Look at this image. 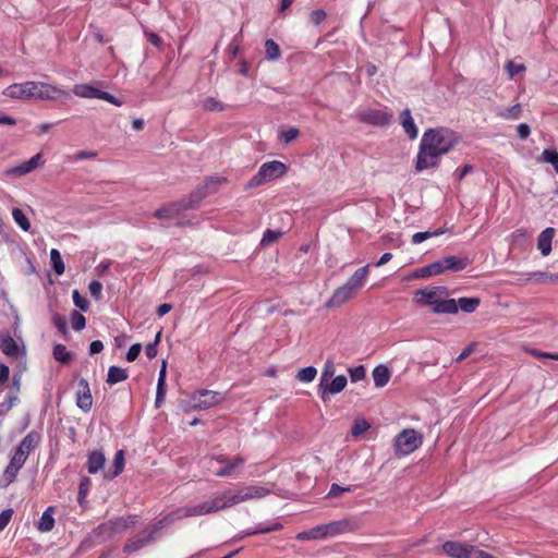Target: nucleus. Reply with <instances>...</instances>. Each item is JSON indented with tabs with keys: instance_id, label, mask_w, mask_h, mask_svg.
<instances>
[{
	"instance_id": "1",
	"label": "nucleus",
	"mask_w": 558,
	"mask_h": 558,
	"mask_svg": "<svg viewBox=\"0 0 558 558\" xmlns=\"http://www.w3.org/2000/svg\"><path fill=\"white\" fill-rule=\"evenodd\" d=\"M270 494V489L262 485H242L217 493L211 499L195 506L180 508L178 518L199 517L214 513L241 502L260 499Z\"/></svg>"
},
{
	"instance_id": "2",
	"label": "nucleus",
	"mask_w": 558,
	"mask_h": 558,
	"mask_svg": "<svg viewBox=\"0 0 558 558\" xmlns=\"http://www.w3.org/2000/svg\"><path fill=\"white\" fill-rule=\"evenodd\" d=\"M458 144L457 134L446 128L428 129L421 138L415 169L421 172L436 168L440 158Z\"/></svg>"
},
{
	"instance_id": "3",
	"label": "nucleus",
	"mask_w": 558,
	"mask_h": 558,
	"mask_svg": "<svg viewBox=\"0 0 558 558\" xmlns=\"http://www.w3.org/2000/svg\"><path fill=\"white\" fill-rule=\"evenodd\" d=\"M226 182V178L213 175L207 178L204 183L195 189L191 193L187 199L171 203L158 210L155 216L158 219H172L175 218L179 213L186 209H193L199 205V203L209 194L215 193L221 184Z\"/></svg>"
},
{
	"instance_id": "4",
	"label": "nucleus",
	"mask_w": 558,
	"mask_h": 558,
	"mask_svg": "<svg viewBox=\"0 0 558 558\" xmlns=\"http://www.w3.org/2000/svg\"><path fill=\"white\" fill-rule=\"evenodd\" d=\"M445 288L425 287L415 291L413 303L420 307L432 306L436 314H457L458 305L453 299H442Z\"/></svg>"
},
{
	"instance_id": "5",
	"label": "nucleus",
	"mask_w": 558,
	"mask_h": 558,
	"mask_svg": "<svg viewBox=\"0 0 558 558\" xmlns=\"http://www.w3.org/2000/svg\"><path fill=\"white\" fill-rule=\"evenodd\" d=\"M102 85V82L95 81L92 83L86 84H75L73 86V94L76 97L84 98V99H99L105 100L111 105H114L117 107H121L123 105V101L116 96L102 90L100 86Z\"/></svg>"
},
{
	"instance_id": "6",
	"label": "nucleus",
	"mask_w": 558,
	"mask_h": 558,
	"mask_svg": "<svg viewBox=\"0 0 558 558\" xmlns=\"http://www.w3.org/2000/svg\"><path fill=\"white\" fill-rule=\"evenodd\" d=\"M287 172V166L278 160L263 163L257 173L248 181V187L259 186L274 179L282 177Z\"/></svg>"
},
{
	"instance_id": "7",
	"label": "nucleus",
	"mask_w": 558,
	"mask_h": 558,
	"mask_svg": "<svg viewBox=\"0 0 558 558\" xmlns=\"http://www.w3.org/2000/svg\"><path fill=\"white\" fill-rule=\"evenodd\" d=\"M180 509H178L177 511H174L173 513H171L170 515H168L167 518H165L163 520H160L157 525L150 530V531H145L142 535H137L135 536L134 538H132L131 541H129L124 547V550L126 553H132V551H135V550H138L141 549L142 547L150 544L155 537H154V533L158 530V529H161L165 526V523H171L175 520H180L181 518H178V514L177 512L179 511Z\"/></svg>"
},
{
	"instance_id": "8",
	"label": "nucleus",
	"mask_w": 558,
	"mask_h": 558,
	"mask_svg": "<svg viewBox=\"0 0 558 558\" xmlns=\"http://www.w3.org/2000/svg\"><path fill=\"white\" fill-rule=\"evenodd\" d=\"M423 442L421 434L412 428L403 429L395 441L396 451L401 456H408L415 451Z\"/></svg>"
},
{
	"instance_id": "9",
	"label": "nucleus",
	"mask_w": 558,
	"mask_h": 558,
	"mask_svg": "<svg viewBox=\"0 0 558 558\" xmlns=\"http://www.w3.org/2000/svg\"><path fill=\"white\" fill-rule=\"evenodd\" d=\"M226 400V393L213 390H199L191 397V408L194 410H206Z\"/></svg>"
},
{
	"instance_id": "10",
	"label": "nucleus",
	"mask_w": 558,
	"mask_h": 558,
	"mask_svg": "<svg viewBox=\"0 0 558 558\" xmlns=\"http://www.w3.org/2000/svg\"><path fill=\"white\" fill-rule=\"evenodd\" d=\"M28 456L23 452L22 449H19L16 447L15 451L13 452L9 464L7 465L1 478H0V486L1 487H8L11 483L14 482V480L17 476L19 471L23 468L27 460Z\"/></svg>"
},
{
	"instance_id": "11",
	"label": "nucleus",
	"mask_w": 558,
	"mask_h": 558,
	"mask_svg": "<svg viewBox=\"0 0 558 558\" xmlns=\"http://www.w3.org/2000/svg\"><path fill=\"white\" fill-rule=\"evenodd\" d=\"M28 456L23 452L22 449H19L16 447L15 451L13 452L9 464L7 465L1 478H0V486L1 487H8L11 483L14 482V480L17 476L19 471L23 468L27 460Z\"/></svg>"
},
{
	"instance_id": "12",
	"label": "nucleus",
	"mask_w": 558,
	"mask_h": 558,
	"mask_svg": "<svg viewBox=\"0 0 558 558\" xmlns=\"http://www.w3.org/2000/svg\"><path fill=\"white\" fill-rule=\"evenodd\" d=\"M34 96L36 100H59L62 98H70L66 89L57 84L35 81Z\"/></svg>"
},
{
	"instance_id": "13",
	"label": "nucleus",
	"mask_w": 558,
	"mask_h": 558,
	"mask_svg": "<svg viewBox=\"0 0 558 558\" xmlns=\"http://www.w3.org/2000/svg\"><path fill=\"white\" fill-rule=\"evenodd\" d=\"M35 81H26L22 83H14L2 90V95L15 100H32L35 99Z\"/></svg>"
},
{
	"instance_id": "14",
	"label": "nucleus",
	"mask_w": 558,
	"mask_h": 558,
	"mask_svg": "<svg viewBox=\"0 0 558 558\" xmlns=\"http://www.w3.org/2000/svg\"><path fill=\"white\" fill-rule=\"evenodd\" d=\"M134 524L135 515L120 517L99 525L98 532L101 535L112 536L126 531Z\"/></svg>"
},
{
	"instance_id": "15",
	"label": "nucleus",
	"mask_w": 558,
	"mask_h": 558,
	"mask_svg": "<svg viewBox=\"0 0 558 558\" xmlns=\"http://www.w3.org/2000/svg\"><path fill=\"white\" fill-rule=\"evenodd\" d=\"M347 384L348 379L344 375L331 377L318 385V393L324 401H327L330 395H337L344 390Z\"/></svg>"
},
{
	"instance_id": "16",
	"label": "nucleus",
	"mask_w": 558,
	"mask_h": 558,
	"mask_svg": "<svg viewBox=\"0 0 558 558\" xmlns=\"http://www.w3.org/2000/svg\"><path fill=\"white\" fill-rule=\"evenodd\" d=\"M360 120L373 125H386L391 120V114L384 110L365 109L359 113Z\"/></svg>"
},
{
	"instance_id": "17",
	"label": "nucleus",
	"mask_w": 558,
	"mask_h": 558,
	"mask_svg": "<svg viewBox=\"0 0 558 558\" xmlns=\"http://www.w3.org/2000/svg\"><path fill=\"white\" fill-rule=\"evenodd\" d=\"M44 163L43 155L40 153L33 156L31 159L23 161L21 165L15 166L7 171V174L13 177H23Z\"/></svg>"
},
{
	"instance_id": "18",
	"label": "nucleus",
	"mask_w": 558,
	"mask_h": 558,
	"mask_svg": "<svg viewBox=\"0 0 558 558\" xmlns=\"http://www.w3.org/2000/svg\"><path fill=\"white\" fill-rule=\"evenodd\" d=\"M320 525L325 538L333 537L353 531V524L347 519L332 521Z\"/></svg>"
},
{
	"instance_id": "19",
	"label": "nucleus",
	"mask_w": 558,
	"mask_h": 558,
	"mask_svg": "<svg viewBox=\"0 0 558 558\" xmlns=\"http://www.w3.org/2000/svg\"><path fill=\"white\" fill-rule=\"evenodd\" d=\"M356 293V290L344 283L333 291L331 298L327 302V306H341L351 300Z\"/></svg>"
},
{
	"instance_id": "20",
	"label": "nucleus",
	"mask_w": 558,
	"mask_h": 558,
	"mask_svg": "<svg viewBox=\"0 0 558 558\" xmlns=\"http://www.w3.org/2000/svg\"><path fill=\"white\" fill-rule=\"evenodd\" d=\"M80 390L76 395V404L84 411L88 412L93 405V398L89 390V385L86 379L82 378L78 381Z\"/></svg>"
},
{
	"instance_id": "21",
	"label": "nucleus",
	"mask_w": 558,
	"mask_h": 558,
	"mask_svg": "<svg viewBox=\"0 0 558 558\" xmlns=\"http://www.w3.org/2000/svg\"><path fill=\"white\" fill-rule=\"evenodd\" d=\"M106 457L101 450H93L88 453L86 468L89 474H96L105 469Z\"/></svg>"
},
{
	"instance_id": "22",
	"label": "nucleus",
	"mask_w": 558,
	"mask_h": 558,
	"mask_svg": "<svg viewBox=\"0 0 558 558\" xmlns=\"http://www.w3.org/2000/svg\"><path fill=\"white\" fill-rule=\"evenodd\" d=\"M245 463V459L242 457H235L232 460H228L223 466L215 472L216 476H235Z\"/></svg>"
},
{
	"instance_id": "23",
	"label": "nucleus",
	"mask_w": 558,
	"mask_h": 558,
	"mask_svg": "<svg viewBox=\"0 0 558 558\" xmlns=\"http://www.w3.org/2000/svg\"><path fill=\"white\" fill-rule=\"evenodd\" d=\"M125 458H124V451L119 450L116 452L112 465L109 466L107 470L104 471V477L106 480H113L114 477L119 476L124 469Z\"/></svg>"
},
{
	"instance_id": "24",
	"label": "nucleus",
	"mask_w": 558,
	"mask_h": 558,
	"mask_svg": "<svg viewBox=\"0 0 558 558\" xmlns=\"http://www.w3.org/2000/svg\"><path fill=\"white\" fill-rule=\"evenodd\" d=\"M554 228H546L541 232L537 239V248L541 251L543 256L549 255L551 252V242L555 236Z\"/></svg>"
},
{
	"instance_id": "25",
	"label": "nucleus",
	"mask_w": 558,
	"mask_h": 558,
	"mask_svg": "<svg viewBox=\"0 0 558 558\" xmlns=\"http://www.w3.org/2000/svg\"><path fill=\"white\" fill-rule=\"evenodd\" d=\"M369 272V265H365L354 271V274L347 280V284L352 287L357 292L364 287Z\"/></svg>"
},
{
	"instance_id": "26",
	"label": "nucleus",
	"mask_w": 558,
	"mask_h": 558,
	"mask_svg": "<svg viewBox=\"0 0 558 558\" xmlns=\"http://www.w3.org/2000/svg\"><path fill=\"white\" fill-rule=\"evenodd\" d=\"M400 121H401V125H402L404 132L408 134V136L411 140L416 138L418 135V130L415 126V123L412 118L410 109L407 108L401 112Z\"/></svg>"
},
{
	"instance_id": "27",
	"label": "nucleus",
	"mask_w": 558,
	"mask_h": 558,
	"mask_svg": "<svg viewBox=\"0 0 558 558\" xmlns=\"http://www.w3.org/2000/svg\"><path fill=\"white\" fill-rule=\"evenodd\" d=\"M40 439V435L32 430L20 441L17 448L22 449L26 456H29L39 445Z\"/></svg>"
},
{
	"instance_id": "28",
	"label": "nucleus",
	"mask_w": 558,
	"mask_h": 558,
	"mask_svg": "<svg viewBox=\"0 0 558 558\" xmlns=\"http://www.w3.org/2000/svg\"><path fill=\"white\" fill-rule=\"evenodd\" d=\"M372 376H373L375 386L377 388H381V387H385L389 383L391 373L386 365H378L373 369Z\"/></svg>"
},
{
	"instance_id": "29",
	"label": "nucleus",
	"mask_w": 558,
	"mask_h": 558,
	"mask_svg": "<svg viewBox=\"0 0 558 558\" xmlns=\"http://www.w3.org/2000/svg\"><path fill=\"white\" fill-rule=\"evenodd\" d=\"M53 513H54V508L51 506L48 507L43 512V514L37 523V527L40 532H49L53 529V526H54Z\"/></svg>"
},
{
	"instance_id": "30",
	"label": "nucleus",
	"mask_w": 558,
	"mask_h": 558,
	"mask_svg": "<svg viewBox=\"0 0 558 558\" xmlns=\"http://www.w3.org/2000/svg\"><path fill=\"white\" fill-rule=\"evenodd\" d=\"M0 349L8 356H16L19 354L17 343L10 335L1 337Z\"/></svg>"
},
{
	"instance_id": "31",
	"label": "nucleus",
	"mask_w": 558,
	"mask_h": 558,
	"mask_svg": "<svg viewBox=\"0 0 558 558\" xmlns=\"http://www.w3.org/2000/svg\"><path fill=\"white\" fill-rule=\"evenodd\" d=\"M441 260L444 264L445 271L446 270L460 271V270H463L468 266L466 259H461L453 255L446 256Z\"/></svg>"
},
{
	"instance_id": "32",
	"label": "nucleus",
	"mask_w": 558,
	"mask_h": 558,
	"mask_svg": "<svg viewBox=\"0 0 558 558\" xmlns=\"http://www.w3.org/2000/svg\"><path fill=\"white\" fill-rule=\"evenodd\" d=\"M445 271L442 260L434 262L416 272V277H432L440 275Z\"/></svg>"
},
{
	"instance_id": "33",
	"label": "nucleus",
	"mask_w": 558,
	"mask_h": 558,
	"mask_svg": "<svg viewBox=\"0 0 558 558\" xmlns=\"http://www.w3.org/2000/svg\"><path fill=\"white\" fill-rule=\"evenodd\" d=\"M298 541H315V539H325L324 532L322 530V525H316L307 531H302L296 534Z\"/></svg>"
},
{
	"instance_id": "34",
	"label": "nucleus",
	"mask_w": 558,
	"mask_h": 558,
	"mask_svg": "<svg viewBox=\"0 0 558 558\" xmlns=\"http://www.w3.org/2000/svg\"><path fill=\"white\" fill-rule=\"evenodd\" d=\"M128 378V373L125 369L120 368L118 366H110L107 375V383L109 385H116L121 383Z\"/></svg>"
},
{
	"instance_id": "35",
	"label": "nucleus",
	"mask_w": 558,
	"mask_h": 558,
	"mask_svg": "<svg viewBox=\"0 0 558 558\" xmlns=\"http://www.w3.org/2000/svg\"><path fill=\"white\" fill-rule=\"evenodd\" d=\"M457 302L458 310L465 313H473L477 306L480 305V299L478 298H460Z\"/></svg>"
},
{
	"instance_id": "36",
	"label": "nucleus",
	"mask_w": 558,
	"mask_h": 558,
	"mask_svg": "<svg viewBox=\"0 0 558 558\" xmlns=\"http://www.w3.org/2000/svg\"><path fill=\"white\" fill-rule=\"evenodd\" d=\"M527 281H533L537 283H545L548 281H558V274H550L546 271H535L529 274Z\"/></svg>"
},
{
	"instance_id": "37",
	"label": "nucleus",
	"mask_w": 558,
	"mask_h": 558,
	"mask_svg": "<svg viewBox=\"0 0 558 558\" xmlns=\"http://www.w3.org/2000/svg\"><path fill=\"white\" fill-rule=\"evenodd\" d=\"M265 53L266 58L271 61L278 60L281 56L278 44L272 39H267L265 41Z\"/></svg>"
},
{
	"instance_id": "38",
	"label": "nucleus",
	"mask_w": 558,
	"mask_h": 558,
	"mask_svg": "<svg viewBox=\"0 0 558 558\" xmlns=\"http://www.w3.org/2000/svg\"><path fill=\"white\" fill-rule=\"evenodd\" d=\"M12 217L15 223L23 230L28 231L31 229V222L24 211L20 208H13Z\"/></svg>"
},
{
	"instance_id": "39",
	"label": "nucleus",
	"mask_w": 558,
	"mask_h": 558,
	"mask_svg": "<svg viewBox=\"0 0 558 558\" xmlns=\"http://www.w3.org/2000/svg\"><path fill=\"white\" fill-rule=\"evenodd\" d=\"M50 262H51V266L57 275H62L64 272L65 267H64L61 254L57 248H52L50 251Z\"/></svg>"
},
{
	"instance_id": "40",
	"label": "nucleus",
	"mask_w": 558,
	"mask_h": 558,
	"mask_svg": "<svg viewBox=\"0 0 558 558\" xmlns=\"http://www.w3.org/2000/svg\"><path fill=\"white\" fill-rule=\"evenodd\" d=\"M522 113V107L520 104H517L512 107H508L498 112V116L506 120H517L520 118Z\"/></svg>"
},
{
	"instance_id": "41",
	"label": "nucleus",
	"mask_w": 558,
	"mask_h": 558,
	"mask_svg": "<svg viewBox=\"0 0 558 558\" xmlns=\"http://www.w3.org/2000/svg\"><path fill=\"white\" fill-rule=\"evenodd\" d=\"M52 354L56 361L63 364L70 362L72 359V354L66 350V347L63 344H56L53 347Z\"/></svg>"
},
{
	"instance_id": "42",
	"label": "nucleus",
	"mask_w": 558,
	"mask_h": 558,
	"mask_svg": "<svg viewBox=\"0 0 558 558\" xmlns=\"http://www.w3.org/2000/svg\"><path fill=\"white\" fill-rule=\"evenodd\" d=\"M538 160L550 163L558 173V151L554 149H545Z\"/></svg>"
},
{
	"instance_id": "43",
	"label": "nucleus",
	"mask_w": 558,
	"mask_h": 558,
	"mask_svg": "<svg viewBox=\"0 0 558 558\" xmlns=\"http://www.w3.org/2000/svg\"><path fill=\"white\" fill-rule=\"evenodd\" d=\"M317 375V369L314 366H307L301 368L298 372L296 378L302 383H311L315 379Z\"/></svg>"
},
{
	"instance_id": "44",
	"label": "nucleus",
	"mask_w": 558,
	"mask_h": 558,
	"mask_svg": "<svg viewBox=\"0 0 558 558\" xmlns=\"http://www.w3.org/2000/svg\"><path fill=\"white\" fill-rule=\"evenodd\" d=\"M202 108L206 111H222L225 110V105L214 97H206L202 101Z\"/></svg>"
},
{
	"instance_id": "45",
	"label": "nucleus",
	"mask_w": 558,
	"mask_h": 558,
	"mask_svg": "<svg viewBox=\"0 0 558 558\" xmlns=\"http://www.w3.org/2000/svg\"><path fill=\"white\" fill-rule=\"evenodd\" d=\"M300 135V131L296 128H289L279 132V138L283 143L288 144L294 141Z\"/></svg>"
},
{
	"instance_id": "46",
	"label": "nucleus",
	"mask_w": 558,
	"mask_h": 558,
	"mask_svg": "<svg viewBox=\"0 0 558 558\" xmlns=\"http://www.w3.org/2000/svg\"><path fill=\"white\" fill-rule=\"evenodd\" d=\"M71 325L75 331H81L86 326V319L81 313L74 311L71 315Z\"/></svg>"
},
{
	"instance_id": "47",
	"label": "nucleus",
	"mask_w": 558,
	"mask_h": 558,
	"mask_svg": "<svg viewBox=\"0 0 558 558\" xmlns=\"http://www.w3.org/2000/svg\"><path fill=\"white\" fill-rule=\"evenodd\" d=\"M281 232L280 231H275V230H271V229H267L265 232H264V235L262 238V245L264 246H268L270 244H272L274 242H276L280 236H281Z\"/></svg>"
},
{
	"instance_id": "48",
	"label": "nucleus",
	"mask_w": 558,
	"mask_h": 558,
	"mask_svg": "<svg viewBox=\"0 0 558 558\" xmlns=\"http://www.w3.org/2000/svg\"><path fill=\"white\" fill-rule=\"evenodd\" d=\"M335 375V364L332 360H328L322 371L319 384H323L327 379H330Z\"/></svg>"
},
{
	"instance_id": "49",
	"label": "nucleus",
	"mask_w": 558,
	"mask_h": 558,
	"mask_svg": "<svg viewBox=\"0 0 558 558\" xmlns=\"http://www.w3.org/2000/svg\"><path fill=\"white\" fill-rule=\"evenodd\" d=\"M348 371L350 374L351 381H353V383H357L365 378L366 371L363 365L351 367Z\"/></svg>"
},
{
	"instance_id": "50",
	"label": "nucleus",
	"mask_w": 558,
	"mask_h": 558,
	"mask_svg": "<svg viewBox=\"0 0 558 558\" xmlns=\"http://www.w3.org/2000/svg\"><path fill=\"white\" fill-rule=\"evenodd\" d=\"M439 234H441L440 230H436L434 232H429V231L416 232L412 236V243L413 244H420V243L426 241L427 239H429L432 236L439 235Z\"/></svg>"
},
{
	"instance_id": "51",
	"label": "nucleus",
	"mask_w": 558,
	"mask_h": 558,
	"mask_svg": "<svg viewBox=\"0 0 558 558\" xmlns=\"http://www.w3.org/2000/svg\"><path fill=\"white\" fill-rule=\"evenodd\" d=\"M72 299L75 306L78 307L81 311L86 312L88 310V301L84 296H82L77 290H74L72 292Z\"/></svg>"
},
{
	"instance_id": "52",
	"label": "nucleus",
	"mask_w": 558,
	"mask_h": 558,
	"mask_svg": "<svg viewBox=\"0 0 558 558\" xmlns=\"http://www.w3.org/2000/svg\"><path fill=\"white\" fill-rule=\"evenodd\" d=\"M89 486H90V480L88 477H83L81 480L80 487H78V502L80 504H83V501L85 500V498L89 492Z\"/></svg>"
},
{
	"instance_id": "53",
	"label": "nucleus",
	"mask_w": 558,
	"mask_h": 558,
	"mask_svg": "<svg viewBox=\"0 0 558 558\" xmlns=\"http://www.w3.org/2000/svg\"><path fill=\"white\" fill-rule=\"evenodd\" d=\"M351 490H352V486L343 487L338 484H332L329 489L328 497L338 498V497L342 496L343 493L351 492Z\"/></svg>"
},
{
	"instance_id": "54",
	"label": "nucleus",
	"mask_w": 558,
	"mask_h": 558,
	"mask_svg": "<svg viewBox=\"0 0 558 558\" xmlns=\"http://www.w3.org/2000/svg\"><path fill=\"white\" fill-rule=\"evenodd\" d=\"M52 324L58 328V330L60 332H62L63 335H65L68 332V326H66V320L64 317H62L61 315L59 314H54L52 316Z\"/></svg>"
},
{
	"instance_id": "55",
	"label": "nucleus",
	"mask_w": 558,
	"mask_h": 558,
	"mask_svg": "<svg viewBox=\"0 0 558 558\" xmlns=\"http://www.w3.org/2000/svg\"><path fill=\"white\" fill-rule=\"evenodd\" d=\"M369 428V424L366 421H357L352 426L351 433L353 436H360Z\"/></svg>"
},
{
	"instance_id": "56",
	"label": "nucleus",
	"mask_w": 558,
	"mask_h": 558,
	"mask_svg": "<svg viewBox=\"0 0 558 558\" xmlns=\"http://www.w3.org/2000/svg\"><path fill=\"white\" fill-rule=\"evenodd\" d=\"M506 70L509 74V76L512 78L513 76H515L517 74L523 72L525 70L524 65L523 64H518V63H514L512 61H509L507 64H506Z\"/></svg>"
},
{
	"instance_id": "57",
	"label": "nucleus",
	"mask_w": 558,
	"mask_h": 558,
	"mask_svg": "<svg viewBox=\"0 0 558 558\" xmlns=\"http://www.w3.org/2000/svg\"><path fill=\"white\" fill-rule=\"evenodd\" d=\"M88 290H89V293L96 299V300H99L102 295V284L97 281V280H94L89 283L88 286Z\"/></svg>"
},
{
	"instance_id": "58",
	"label": "nucleus",
	"mask_w": 558,
	"mask_h": 558,
	"mask_svg": "<svg viewBox=\"0 0 558 558\" xmlns=\"http://www.w3.org/2000/svg\"><path fill=\"white\" fill-rule=\"evenodd\" d=\"M281 527L280 524L276 523V524H272V525H267V526H264V525H259L258 527H256L255 530H252V531H247L246 532V535H252V534H257V533H268V532H271V531H277Z\"/></svg>"
},
{
	"instance_id": "59",
	"label": "nucleus",
	"mask_w": 558,
	"mask_h": 558,
	"mask_svg": "<svg viewBox=\"0 0 558 558\" xmlns=\"http://www.w3.org/2000/svg\"><path fill=\"white\" fill-rule=\"evenodd\" d=\"M141 351H142L141 343H135V344L131 345L126 353V360L129 362L135 361L138 357Z\"/></svg>"
},
{
	"instance_id": "60",
	"label": "nucleus",
	"mask_w": 558,
	"mask_h": 558,
	"mask_svg": "<svg viewBox=\"0 0 558 558\" xmlns=\"http://www.w3.org/2000/svg\"><path fill=\"white\" fill-rule=\"evenodd\" d=\"M326 16H327L326 12L322 9L314 10L311 12V21L315 25H319L326 19Z\"/></svg>"
},
{
	"instance_id": "61",
	"label": "nucleus",
	"mask_w": 558,
	"mask_h": 558,
	"mask_svg": "<svg viewBox=\"0 0 558 558\" xmlns=\"http://www.w3.org/2000/svg\"><path fill=\"white\" fill-rule=\"evenodd\" d=\"M13 511L11 509L3 510L0 513V531H2L10 522Z\"/></svg>"
},
{
	"instance_id": "62",
	"label": "nucleus",
	"mask_w": 558,
	"mask_h": 558,
	"mask_svg": "<svg viewBox=\"0 0 558 558\" xmlns=\"http://www.w3.org/2000/svg\"><path fill=\"white\" fill-rule=\"evenodd\" d=\"M517 131H518V136L521 140L527 138L530 133H531L530 126L527 124H524V123L519 124L518 128H517Z\"/></svg>"
},
{
	"instance_id": "63",
	"label": "nucleus",
	"mask_w": 558,
	"mask_h": 558,
	"mask_svg": "<svg viewBox=\"0 0 558 558\" xmlns=\"http://www.w3.org/2000/svg\"><path fill=\"white\" fill-rule=\"evenodd\" d=\"M473 168L470 165H465L461 169L456 170L454 175L458 181H461L466 174L472 172Z\"/></svg>"
},
{
	"instance_id": "64",
	"label": "nucleus",
	"mask_w": 558,
	"mask_h": 558,
	"mask_svg": "<svg viewBox=\"0 0 558 558\" xmlns=\"http://www.w3.org/2000/svg\"><path fill=\"white\" fill-rule=\"evenodd\" d=\"M104 350V343L100 340H94L89 344V353L97 354Z\"/></svg>"
}]
</instances>
